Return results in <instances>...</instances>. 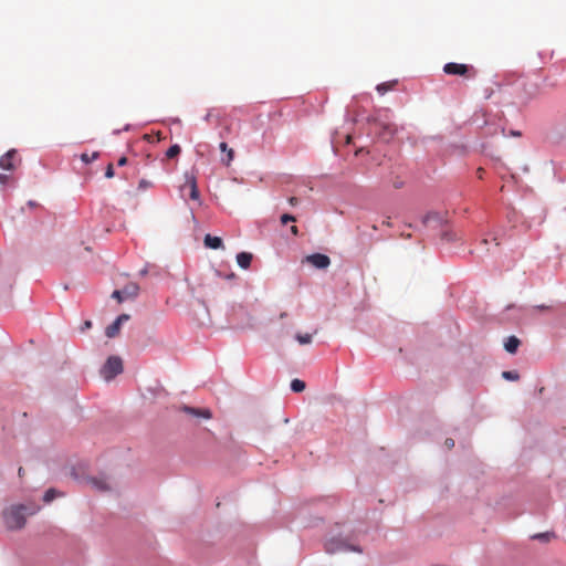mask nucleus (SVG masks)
Returning <instances> with one entry per match:
<instances>
[{
  "label": "nucleus",
  "mask_w": 566,
  "mask_h": 566,
  "mask_svg": "<svg viewBox=\"0 0 566 566\" xmlns=\"http://www.w3.org/2000/svg\"><path fill=\"white\" fill-rule=\"evenodd\" d=\"M305 261L317 269H326L331 264V259L322 253L307 255Z\"/></svg>",
  "instance_id": "9"
},
{
  "label": "nucleus",
  "mask_w": 566,
  "mask_h": 566,
  "mask_svg": "<svg viewBox=\"0 0 566 566\" xmlns=\"http://www.w3.org/2000/svg\"><path fill=\"white\" fill-rule=\"evenodd\" d=\"M99 156V153L97 151H94L93 154L88 155L86 153L82 154L81 155V159L82 161H84L85 164H90L92 161H94L95 159H97Z\"/></svg>",
  "instance_id": "23"
},
{
  "label": "nucleus",
  "mask_w": 566,
  "mask_h": 566,
  "mask_svg": "<svg viewBox=\"0 0 566 566\" xmlns=\"http://www.w3.org/2000/svg\"><path fill=\"white\" fill-rule=\"evenodd\" d=\"M444 444L450 450L454 447V440L451 438H448V439H446Z\"/></svg>",
  "instance_id": "30"
},
{
  "label": "nucleus",
  "mask_w": 566,
  "mask_h": 566,
  "mask_svg": "<svg viewBox=\"0 0 566 566\" xmlns=\"http://www.w3.org/2000/svg\"><path fill=\"white\" fill-rule=\"evenodd\" d=\"M91 327H92V322H91V321H85V322H84V325H83V327H82V331L87 329V328H91Z\"/></svg>",
  "instance_id": "32"
},
{
  "label": "nucleus",
  "mask_w": 566,
  "mask_h": 566,
  "mask_svg": "<svg viewBox=\"0 0 566 566\" xmlns=\"http://www.w3.org/2000/svg\"><path fill=\"white\" fill-rule=\"evenodd\" d=\"M126 163H127V158H126V157H120V158L118 159V163H117V164H118V166H124V165H126Z\"/></svg>",
  "instance_id": "33"
},
{
  "label": "nucleus",
  "mask_w": 566,
  "mask_h": 566,
  "mask_svg": "<svg viewBox=\"0 0 566 566\" xmlns=\"http://www.w3.org/2000/svg\"><path fill=\"white\" fill-rule=\"evenodd\" d=\"M482 243L488 244V240L486 239L482 240Z\"/></svg>",
  "instance_id": "40"
},
{
  "label": "nucleus",
  "mask_w": 566,
  "mask_h": 566,
  "mask_svg": "<svg viewBox=\"0 0 566 566\" xmlns=\"http://www.w3.org/2000/svg\"><path fill=\"white\" fill-rule=\"evenodd\" d=\"M384 224H386V226L390 227V224H391V223H390L389 218H388L387 220H385V221H384Z\"/></svg>",
  "instance_id": "37"
},
{
  "label": "nucleus",
  "mask_w": 566,
  "mask_h": 566,
  "mask_svg": "<svg viewBox=\"0 0 566 566\" xmlns=\"http://www.w3.org/2000/svg\"><path fill=\"white\" fill-rule=\"evenodd\" d=\"M130 316L128 314L119 315L109 326L106 327L105 334L108 338H114L119 334L120 327Z\"/></svg>",
  "instance_id": "7"
},
{
  "label": "nucleus",
  "mask_w": 566,
  "mask_h": 566,
  "mask_svg": "<svg viewBox=\"0 0 566 566\" xmlns=\"http://www.w3.org/2000/svg\"><path fill=\"white\" fill-rule=\"evenodd\" d=\"M151 187H153V182L147 180V179H142L138 182V189L139 190H146V189L151 188Z\"/></svg>",
  "instance_id": "25"
},
{
  "label": "nucleus",
  "mask_w": 566,
  "mask_h": 566,
  "mask_svg": "<svg viewBox=\"0 0 566 566\" xmlns=\"http://www.w3.org/2000/svg\"><path fill=\"white\" fill-rule=\"evenodd\" d=\"M297 202H298V199H297L296 197H291V198L289 199V203H290V205H292V206L297 205Z\"/></svg>",
  "instance_id": "31"
},
{
  "label": "nucleus",
  "mask_w": 566,
  "mask_h": 566,
  "mask_svg": "<svg viewBox=\"0 0 566 566\" xmlns=\"http://www.w3.org/2000/svg\"><path fill=\"white\" fill-rule=\"evenodd\" d=\"M205 245L210 249H219L222 248V240L219 237L207 234L205 237Z\"/></svg>",
  "instance_id": "13"
},
{
  "label": "nucleus",
  "mask_w": 566,
  "mask_h": 566,
  "mask_svg": "<svg viewBox=\"0 0 566 566\" xmlns=\"http://www.w3.org/2000/svg\"><path fill=\"white\" fill-rule=\"evenodd\" d=\"M105 177L106 178H113L114 177V167L112 164H109L107 167H106V170H105Z\"/></svg>",
  "instance_id": "27"
},
{
  "label": "nucleus",
  "mask_w": 566,
  "mask_h": 566,
  "mask_svg": "<svg viewBox=\"0 0 566 566\" xmlns=\"http://www.w3.org/2000/svg\"><path fill=\"white\" fill-rule=\"evenodd\" d=\"M18 474H19V476H20V478H22V476H23V474H24V470H23V468H19V470H18Z\"/></svg>",
  "instance_id": "35"
},
{
  "label": "nucleus",
  "mask_w": 566,
  "mask_h": 566,
  "mask_svg": "<svg viewBox=\"0 0 566 566\" xmlns=\"http://www.w3.org/2000/svg\"><path fill=\"white\" fill-rule=\"evenodd\" d=\"M520 343L521 342L517 337L510 336L504 344L505 350L509 352L510 354H514L517 350Z\"/></svg>",
  "instance_id": "14"
},
{
  "label": "nucleus",
  "mask_w": 566,
  "mask_h": 566,
  "mask_svg": "<svg viewBox=\"0 0 566 566\" xmlns=\"http://www.w3.org/2000/svg\"><path fill=\"white\" fill-rule=\"evenodd\" d=\"M123 371V361L117 356H111L104 364L101 374L106 380L113 379Z\"/></svg>",
  "instance_id": "2"
},
{
  "label": "nucleus",
  "mask_w": 566,
  "mask_h": 566,
  "mask_svg": "<svg viewBox=\"0 0 566 566\" xmlns=\"http://www.w3.org/2000/svg\"><path fill=\"white\" fill-rule=\"evenodd\" d=\"M11 177L7 174H0V184L7 185L10 181Z\"/></svg>",
  "instance_id": "29"
},
{
  "label": "nucleus",
  "mask_w": 566,
  "mask_h": 566,
  "mask_svg": "<svg viewBox=\"0 0 566 566\" xmlns=\"http://www.w3.org/2000/svg\"><path fill=\"white\" fill-rule=\"evenodd\" d=\"M377 135L384 142H389L394 138L397 129L394 124L390 123H376Z\"/></svg>",
  "instance_id": "6"
},
{
  "label": "nucleus",
  "mask_w": 566,
  "mask_h": 566,
  "mask_svg": "<svg viewBox=\"0 0 566 566\" xmlns=\"http://www.w3.org/2000/svg\"><path fill=\"white\" fill-rule=\"evenodd\" d=\"M295 338L301 345H307L312 343L311 334H296Z\"/></svg>",
  "instance_id": "22"
},
{
  "label": "nucleus",
  "mask_w": 566,
  "mask_h": 566,
  "mask_svg": "<svg viewBox=\"0 0 566 566\" xmlns=\"http://www.w3.org/2000/svg\"><path fill=\"white\" fill-rule=\"evenodd\" d=\"M294 221H296V218L292 214L284 213L281 216L282 224H286L287 222H294Z\"/></svg>",
  "instance_id": "26"
},
{
  "label": "nucleus",
  "mask_w": 566,
  "mask_h": 566,
  "mask_svg": "<svg viewBox=\"0 0 566 566\" xmlns=\"http://www.w3.org/2000/svg\"><path fill=\"white\" fill-rule=\"evenodd\" d=\"M350 140H352V137H350V136H347V138H346V143H347V144H349V143H350Z\"/></svg>",
  "instance_id": "38"
},
{
  "label": "nucleus",
  "mask_w": 566,
  "mask_h": 566,
  "mask_svg": "<svg viewBox=\"0 0 566 566\" xmlns=\"http://www.w3.org/2000/svg\"><path fill=\"white\" fill-rule=\"evenodd\" d=\"M396 81H391V82H385V83H381V84H378L376 90L377 92L380 94V95H384L386 94L388 91L392 90V87L396 85Z\"/></svg>",
  "instance_id": "17"
},
{
  "label": "nucleus",
  "mask_w": 566,
  "mask_h": 566,
  "mask_svg": "<svg viewBox=\"0 0 566 566\" xmlns=\"http://www.w3.org/2000/svg\"><path fill=\"white\" fill-rule=\"evenodd\" d=\"M186 185L190 188V198L192 200L199 199V190L195 177H187Z\"/></svg>",
  "instance_id": "15"
},
{
  "label": "nucleus",
  "mask_w": 566,
  "mask_h": 566,
  "mask_svg": "<svg viewBox=\"0 0 566 566\" xmlns=\"http://www.w3.org/2000/svg\"><path fill=\"white\" fill-rule=\"evenodd\" d=\"M483 172H484V171H483V169H482V168H479V169H478V176H479V178H482V177H483Z\"/></svg>",
  "instance_id": "36"
},
{
  "label": "nucleus",
  "mask_w": 566,
  "mask_h": 566,
  "mask_svg": "<svg viewBox=\"0 0 566 566\" xmlns=\"http://www.w3.org/2000/svg\"><path fill=\"white\" fill-rule=\"evenodd\" d=\"M181 151V148L179 145L175 144L172 146H170L168 148V150L166 151V158L167 159H172L175 157H177Z\"/></svg>",
  "instance_id": "20"
},
{
  "label": "nucleus",
  "mask_w": 566,
  "mask_h": 566,
  "mask_svg": "<svg viewBox=\"0 0 566 566\" xmlns=\"http://www.w3.org/2000/svg\"><path fill=\"white\" fill-rule=\"evenodd\" d=\"M457 237H458L457 233L452 229H444L441 232V239L447 242H452V241L457 240Z\"/></svg>",
  "instance_id": "19"
},
{
  "label": "nucleus",
  "mask_w": 566,
  "mask_h": 566,
  "mask_svg": "<svg viewBox=\"0 0 566 566\" xmlns=\"http://www.w3.org/2000/svg\"><path fill=\"white\" fill-rule=\"evenodd\" d=\"M252 261V254L249 252H240L237 254V262L240 268L248 269Z\"/></svg>",
  "instance_id": "12"
},
{
  "label": "nucleus",
  "mask_w": 566,
  "mask_h": 566,
  "mask_svg": "<svg viewBox=\"0 0 566 566\" xmlns=\"http://www.w3.org/2000/svg\"><path fill=\"white\" fill-rule=\"evenodd\" d=\"M325 547L326 551L332 554L340 551L361 552L358 547L349 545L345 541L338 538H331L329 541L326 542Z\"/></svg>",
  "instance_id": "5"
},
{
  "label": "nucleus",
  "mask_w": 566,
  "mask_h": 566,
  "mask_svg": "<svg viewBox=\"0 0 566 566\" xmlns=\"http://www.w3.org/2000/svg\"><path fill=\"white\" fill-rule=\"evenodd\" d=\"M63 494L59 491H56L55 489H49L45 493H44V496H43V501L46 502V503H50L51 501H53L55 497L57 496H62Z\"/></svg>",
  "instance_id": "18"
},
{
  "label": "nucleus",
  "mask_w": 566,
  "mask_h": 566,
  "mask_svg": "<svg viewBox=\"0 0 566 566\" xmlns=\"http://www.w3.org/2000/svg\"><path fill=\"white\" fill-rule=\"evenodd\" d=\"M502 377L504 379H507V380H517L520 378L518 374L516 371H513V370H509V371H503L502 373Z\"/></svg>",
  "instance_id": "24"
},
{
  "label": "nucleus",
  "mask_w": 566,
  "mask_h": 566,
  "mask_svg": "<svg viewBox=\"0 0 566 566\" xmlns=\"http://www.w3.org/2000/svg\"><path fill=\"white\" fill-rule=\"evenodd\" d=\"M17 167V150L10 149L0 158V168L3 170H14Z\"/></svg>",
  "instance_id": "8"
},
{
  "label": "nucleus",
  "mask_w": 566,
  "mask_h": 566,
  "mask_svg": "<svg viewBox=\"0 0 566 566\" xmlns=\"http://www.w3.org/2000/svg\"><path fill=\"white\" fill-rule=\"evenodd\" d=\"M286 316V313H281L280 317L284 318Z\"/></svg>",
  "instance_id": "39"
},
{
  "label": "nucleus",
  "mask_w": 566,
  "mask_h": 566,
  "mask_svg": "<svg viewBox=\"0 0 566 566\" xmlns=\"http://www.w3.org/2000/svg\"><path fill=\"white\" fill-rule=\"evenodd\" d=\"M220 150L221 151H224L227 153V160H226V165L229 166L230 163L233 160V157H234V151L232 148H229L228 147V144L222 142L219 146Z\"/></svg>",
  "instance_id": "16"
},
{
  "label": "nucleus",
  "mask_w": 566,
  "mask_h": 566,
  "mask_svg": "<svg viewBox=\"0 0 566 566\" xmlns=\"http://www.w3.org/2000/svg\"><path fill=\"white\" fill-rule=\"evenodd\" d=\"M139 286L136 283H129L124 286L123 290H115L112 294L113 298H116L118 303H122L128 298H135L138 295Z\"/></svg>",
  "instance_id": "4"
},
{
  "label": "nucleus",
  "mask_w": 566,
  "mask_h": 566,
  "mask_svg": "<svg viewBox=\"0 0 566 566\" xmlns=\"http://www.w3.org/2000/svg\"><path fill=\"white\" fill-rule=\"evenodd\" d=\"M182 411L190 416L202 417L205 419H210L212 417L211 411L209 409H199V408L184 406Z\"/></svg>",
  "instance_id": "11"
},
{
  "label": "nucleus",
  "mask_w": 566,
  "mask_h": 566,
  "mask_svg": "<svg viewBox=\"0 0 566 566\" xmlns=\"http://www.w3.org/2000/svg\"><path fill=\"white\" fill-rule=\"evenodd\" d=\"M551 536L552 535L549 533H539V534L534 535L533 538L548 541L551 538Z\"/></svg>",
  "instance_id": "28"
},
{
  "label": "nucleus",
  "mask_w": 566,
  "mask_h": 566,
  "mask_svg": "<svg viewBox=\"0 0 566 566\" xmlns=\"http://www.w3.org/2000/svg\"><path fill=\"white\" fill-rule=\"evenodd\" d=\"M443 72L448 75H460L463 77H473L476 74L473 66L454 62L444 64Z\"/></svg>",
  "instance_id": "3"
},
{
  "label": "nucleus",
  "mask_w": 566,
  "mask_h": 566,
  "mask_svg": "<svg viewBox=\"0 0 566 566\" xmlns=\"http://www.w3.org/2000/svg\"><path fill=\"white\" fill-rule=\"evenodd\" d=\"M24 511V505H13L3 512V520L8 530H20L25 525Z\"/></svg>",
  "instance_id": "1"
},
{
  "label": "nucleus",
  "mask_w": 566,
  "mask_h": 566,
  "mask_svg": "<svg viewBox=\"0 0 566 566\" xmlns=\"http://www.w3.org/2000/svg\"><path fill=\"white\" fill-rule=\"evenodd\" d=\"M291 389L294 392H302L305 389V382L300 379H293L291 382Z\"/></svg>",
  "instance_id": "21"
},
{
  "label": "nucleus",
  "mask_w": 566,
  "mask_h": 566,
  "mask_svg": "<svg viewBox=\"0 0 566 566\" xmlns=\"http://www.w3.org/2000/svg\"><path fill=\"white\" fill-rule=\"evenodd\" d=\"M88 482L95 490L99 492H107L112 490L111 482L105 476L91 478Z\"/></svg>",
  "instance_id": "10"
},
{
  "label": "nucleus",
  "mask_w": 566,
  "mask_h": 566,
  "mask_svg": "<svg viewBox=\"0 0 566 566\" xmlns=\"http://www.w3.org/2000/svg\"><path fill=\"white\" fill-rule=\"evenodd\" d=\"M291 232H292L294 235H297V233H298V229H297V227H296V226H292V227H291Z\"/></svg>",
  "instance_id": "34"
}]
</instances>
